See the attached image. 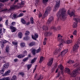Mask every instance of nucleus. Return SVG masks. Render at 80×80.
Instances as JSON below:
<instances>
[{
	"label": "nucleus",
	"mask_w": 80,
	"mask_h": 80,
	"mask_svg": "<svg viewBox=\"0 0 80 80\" xmlns=\"http://www.w3.org/2000/svg\"><path fill=\"white\" fill-rule=\"evenodd\" d=\"M66 13L67 12H66L65 9L62 8L61 10H60L58 12L57 16V17H59V18L61 19L65 20L67 18Z\"/></svg>",
	"instance_id": "obj_1"
},
{
	"label": "nucleus",
	"mask_w": 80,
	"mask_h": 80,
	"mask_svg": "<svg viewBox=\"0 0 80 80\" xmlns=\"http://www.w3.org/2000/svg\"><path fill=\"white\" fill-rule=\"evenodd\" d=\"M24 4L25 3L24 2H21L20 3H18L17 6L14 5L11 6L10 7V9L13 10V9H15V8H21V7H23Z\"/></svg>",
	"instance_id": "obj_2"
},
{
	"label": "nucleus",
	"mask_w": 80,
	"mask_h": 80,
	"mask_svg": "<svg viewBox=\"0 0 80 80\" xmlns=\"http://www.w3.org/2000/svg\"><path fill=\"white\" fill-rule=\"evenodd\" d=\"M80 71V67L78 68L77 69H76L75 71H74L71 74V77H75V76L77 75Z\"/></svg>",
	"instance_id": "obj_3"
},
{
	"label": "nucleus",
	"mask_w": 80,
	"mask_h": 80,
	"mask_svg": "<svg viewBox=\"0 0 80 80\" xmlns=\"http://www.w3.org/2000/svg\"><path fill=\"white\" fill-rule=\"evenodd\" d=\"M79 44H80V42H78L73 47V52H77V49H78V48L79 47Z\"/></svg>",
	"instance_id": "obj_4"
},
{
	"label": "nucleus",
	"mask_w": 80,
	"mask_h": 80,
	"mask_svg": "<svg viewBox=\"0 0 80 80\" xmlns=\"http://www.w3.org/2000/svg\"><path fill=\"white\" fill-rule=\"evenodd\" d=\"M64 41H65V42H62L59 43V47H62L63 46V43H67V44H70V43H72V40H68L66 41H65V40H64Z\"/></svg>",
	"instance_id": "obj_5"
},
{
	"label": "nucleus",
	"mask_w": 80,
	"mask_h": 80,
	"mask_svg": "<svg viewBox=\"0 0 80 80\" xmlns=\"http://www.w3.org/2000/svg\"><path fill=\"white\" fill-rule=\"evenodd\" d=\"M60 4V0H57L56 1V5L54 8V11H56V8L59 7Z\"/></svg>",
	"instance_id": "obj_6"
},
{
	"label": "nucleus",
	"mask_w": 80,
	"mask_h": 80,
	"mask_svg": "<svg viewBox=\"0 0 80 80\" xmlns=\"http://www.w3.org/2000/svg\"><path fill=\"white\" fill-rule=\"evenodd\" d=\"M62 37L63 36H61L60 34H58L57 39L58 41H61V42H64L65 43V42L64 41V39H62Z\"/></svg>",
	"instance_id": "obj_7"
},
{
	"label": "nucleus",
	"mask_w": 80,
	"mask_h": 80,
	"mask_svg": "<svg viewBox=\"0 0 80 80\" xmlns=\"http://www.w3.org/2000/svg\"><path fill=\"white\" fill-rule=\"evenodd\" d=\"M53 20V18L52 16H50L49 18L48 21H47L46 24L48 26L50 24V23Z\"/></svg>",
	"instance_id": "obj_8"
},
{
	"label": "nucleus",
	"mask_w": 80,
	"mask_h": 80,
	"mask_svg": "<svg viewBox=\"0 0 80 80\" xmlns=\"http://www.w3.org/2000/svg\"><path fill=\"white\" fill-rule=\"evenodd\" d=\"M53 58H50L48 62L47 63V65L48 66H51L52 65V64L53 62Z\"/></svg>",
	"instance_id": "obj_9"
},
{
	"label": "nucleus",
	"mask_w": 80,
	"mask_h": 80,
	"mask_svg": "<svg viewBox=\"0 0 80 80\" xmlns=\"http://www.w3.org/2000/svg\"><path fill=\"white\" fill-rule=\"evenodd\" d=\"M68 49H64L61 53V56L62 57H63L64 55H65L66 53H67L68 52Z\"/></svg>",
	"instance_id": "obj_10"
},
{
	"label": "nucleus",
	"mask_w": 80,
	"mask_h": 80,
	"mask_svg": "<svg viewBox=\"0 0 80 80\" xmlns=\"http://www.w3.org/2000/svg\"><path fill=\"white\" fill-rule=\"evenodd\" d=\"M69 12L70 10H68V13L69 15H70V17H72V16L73 17H75V12L72 11L71 12V13H69Z\"/></svg>",
	"instance_id": "obj_11"
},
{
	"label": "nucleus",
	"mask_w": 80,
	"mask_h": 80,
	"mask_svg": "<svg viewBox=\"0 0 80 80\" xmlns=\"http://www.w3.org/2000/svg\"><path fill=\"white\" fill-rule=\"evenodd\" d=\"M9 28L11 29V31L12 32H15L16 31V30H17L16 28L12 26H10Z\"/></svg>",
	"instance_id": "obj_12"
},
{
	"label": "nucleus",
	"mask_w": 80,
	"mask_h": 80,
	"mask_svg": "<svg viewBox=\"0 0 80 80\" xmlns=\"http://www.w3.org/2000/svg\"><path fill=\"white\" fill-rule=\"evenodd\" d=\"M32 38H33L34 40H37V38H38V34L36 33L34 34V36L33 37V35H32Z\"/></svg>",
	"instance_id": "obj_13"
},
{
	"label": "nucleus",
	"mask_w": 80,
	"mask_h": 80,
	"mask_svg": "<svg viewBox=\"0 0 80 80\" xmlns=\"http://www.w3.org/2000/svg\"><path fill=\"white\" fill-rule=\"evenodd\" d=\"M36 44V42L34 41H32L30 42L28 46L29 47H33V46H34V45H35Z\"/></svg>",
	"instance_id": "obj_14"
},
{
	"label": "nucleus",
	"mask_w": 80,
	"mask_h": 80,
	"mask_svg": "<svg viewBox=\"0 0 80 80\" xmlns=\"http://www.w3.org/2000/svg\"><path fill=\"white\" fill-rule=\"evenodd\" d=\"M10 70H8L7 72H5V73L3 75V77H5V76H7L8 75H9V73H10Z\"/></svg>",
	"instance_id": "obj_15"
},
{
	"label": "nucleus",
	"mask_w": 80,
	"mask_h": 80,
	"mask_svg": "<svg viewBox=\"0 0 80 80\" xmlns=\"http://www.w3.org/2000/svg\"><path fill=\"white\" fill-rule=\"evenodd\" d=\"M42 30H45V31H47L48 30V28L47 26H44L42 27Z\"/></svg>",
	"instance_id": "obj_16"
},
{
	"label": "nucleus",
	"mask_w": 80,
	"mask_h": 80,
	"mask_svg": "<svg viewBox=\"0 0 80 80\" xmlns=\"http://www.w3.org/2000/svg\"><path fill=\"white\" fill-rule=\"evenodd\" d=\"M9 64L8 63H6L3 66V69H7L8 68Z\"/></svg>",
	"instance_id": "obj_17"
},
{
	"label": "nucleus",
	"mask_w": 80,
	"mask_h": 80,
	"mask_svg": "<svg viewBox=\"0 0 80 80\" xmlns=\"http://www.w3.org/2000/svg\"><path fill=\"white\" fill-rule=\"evenodd\" d=\"M10 50V48H9V46L8 45H7L6 46V52L7 53H8L9 52V50Z\"/></svg>",
	"instance_id": "obj_18"
},
{
	"label": "nucleus",
	"mask_w": 80,
	"mask_h": 80,
	"mask_svg": "<svg viewBox=\"0 0 80 80\" xmlns=\"http://www.w3.org/2000/svg\"><path fill=\"white\" fill-rule=\"evenodd\" d=\"M52 34V33L50 32H46L45 33L44 35L45 37H47L49 36V35H51Z\"/></svg>",
	"instance_id": "obj_19"
},
{
	"label": "nucleus",
	"mask_w": 80,
	"mask_h": 80,
	"mask_svg": "<svg viewBox=\"0 0 80 80\" xmlns=\"http://www.w3.org/2000/svg\"><path fill=\"white\" fill-rule=\"evenodd\" d=\"M61 50V49H60L59 50H56L54 52V55H57L58 53V52H60V51Z\"/></svg>",
	"instance_id": "obj_20"
},
{
	"label": "nucleus",
	"mask_w": 80,
	"mask_h": 80,
	"mask_svg": "<svg viewBox=\"0 0 80 80\" xmlns=\"http://www.w3.org/2000/svg\"><path fill=\"white\" fill-rule=\"evenodd\" d=\"M18 37L19 38H22V33L21 32H19L18 33Z\"/></svg>",
	"instance_id": "obj_21"
},
{
	"label": "nucleus",
	"mask_w": 80,
	"mask_h": 80,
	"mask_svg": "<svg viewBox=\"0 0 80 80\" xmlns=\"http://www.w3.org/2000/svg\"><path fill=\"white\" fill-rule=\"evenodd\" d=\"M7 42H8V41H7L6 40H2L1 42V43L2 44H5V43H6Z\"/></svg>",
	"instance_id": "obj_22"
},
{
	"label": "nucleus",
	"mask_w": 80,
	"mask_h": 80,
	"mask_svg": "<svg viewBox=\"0 0 80 80\" xmlns=\"http://www.w3.org/2000/svg\"><path fill=\"white\" fill-rule=\"evenodd\" d=\"M24 57H25V55H23L22 54H19L18 56V57L19 58H21Z\"/></svg>",
	"instance_id": "obj_23"
},
{
	"label": "nucleus",
	"mask_w": 80,
	"mask_h": 80,
	"mask_svg": "<svg viewBox=\"0 0 80 80\" xmlns=\"http://www.w3.org/2000/svg\"><path fill=\"white\" fill-rule=\"evenodd\" d=\"M16 17H17V14H14L12 15V18L13 20H14Z\"/></svg>",
	"instance_id": "obj_24"
},
{
	"label": "nucleus",
	"mask_w": 80,
	"mask_h": 80,
	"mask_svg": "<svg viewBox=\"0 0 80 80\" xmlns=\"http://www.w3.org/2000/svg\"><path fill=\"white\" fill-rule=\"evenodd\" d=\"M48 11H47L46 10L44 14V17H46L47 15H48Z\"/></svg>",
	"instance_id": "obj_25"
},
{
	"label": "nucleus",
	"mask_w": 80,
	"mask_h": 80,
	"mask_svg": "<svg viewBox=\"0 0 80 80\" xmlns=\"http://www.w3.org/2000/svg\"><path fill=\"white\" fill-rule=\"evenodd\" d=\"M65 72L68 73H70V70L68 68H66Z\"/></svg>",
	"instance_id": "obj_26"
},
{
	"label": "nucleus",
	"mask_w": 80,
	"mask_h": 80,
	"mask_svg": "<svg viewBox=\"0 0 80 80\" xmlns=\"http://www.w3.org/2000/svg\"><path fill=\"white\" fill-rule=\"evenodd\" d=\"M17 76L15 75H13L12 78L11 80H17Z\"/></svg>",
	"instance_id": "obj_27"
},
{
	"label": "nucleus",
	"mask_w": 80,
	"mask_h": 80,
	"mask_svg": "<svg viewBox=\"0 0 80 80\" xmlns=\"http://www.w3.org/2000/svg\"><path fill=\"white\" fill-rule=\"evenodd\" d=\"M52 10V8L51 7H48L46 8V11L48 12H50Z\"/></svg>",
	"instance_id": "obj_28"
},
{
	"label": "nucleus",
	"mask_w": 80,
	"mask_h": 80,
	"mask_svg": "<svg viewBox=\"0 0 80 80\" xmlns=\"http://www.w3.org/2000/svg\"><path fill=\"white\" fill-rule=\"evenodd\" d=\"M21 21L22 23L25 24L26 23V22L25 21V19L23 18H22L21 19Z\"/></svg>",
	"instance_id": "obj_29"
},
{
	"label": "nucleus",
	"mask_w": 80,
	"mask_h": 80,
	"mask_svg": "<svg viewBox=\"0 0 80 80\" xmlns=\"http://www.w3.org/2000/svg\"><path fill=\"white\" fill-rule=\"evenodd\" d=\"M35 52H36V49H32V52L33 55H35Z\"/></svg>",
	"instance_id": "obj_30"
},
{
	"label": "nucleus",
	"mask_w": 80,
	"mask_h": 80,
	"mask_svg": "<svg viewBox=\"0 0 80 80\" xmlns=\"http://www.w3.org/2000/svg\"><path fill=\"white\" fill-rule=\"evenodd\" d=\"M12 43L13 45H16V47H17L18 42H12Z\"/></svg>",
	"instance_id": "obj_31"
},
{
	"label": "nucleus",
	"mask_w": 80,
	"mask_h": 80,
	"mask_svg": "<svg viewBox=\"0 0 80 80\" xmlns=\"http://www.w3.org/2000/svg\"><path fill=\"white\" fill-rule=\"evenodd\" d=\"M23 55H24V57H25L27 55V51H25L23 52Z\"/></svg>",
	"instance_id": "obj_32"
},
{
	"label": "nucleus",
	"mask_w": 80,
	"mask_h": 80,
	"mask_svg": "<svg viewBox=\"0 0 80 80\" xmlns=\"http://www.w3.org/2000/svg\"><path fill=\"white\" fill-rule=\"evenodd\" d=\"M37 60V58H34L31 61V63H34L36 60Z\"/></svg>",
	"instance_id": "obj_33"
},
{
	"label": "nucleus",
	"mask_w": 80,
	"mask_h": 80,
	"mask_svg": "<svg viewBox=\"0 0 80 80\" xmlns=\"http://www.w3.org/2000/svg\"><path fill=\"white\" fill-rule=\"evenodd\" d=\"M30 20L31 23H33V22H34L33 21V18L32 17H31L30 18Z\"/></svg>",
	"instance_id": "obj_34"
},
{
	"label": "nucleus",
	"mask_w": 80,
	"mask_h": 80,
	"mask_svg": "<svg viewBox=\"0 0 80 80\" xmlns=\"http://www.w3.org/2000/svg\"><path fill=\"white\" fill-rule=\"evenodd\" d=\"M48 0H42V3L44 4L47 3V2H48Z\"/></svg>",
	"instance_id": "obj_35"
},
{
	"label": "nucleus",
	"mask_w": 80,
	"mask_h": 80,
	"mask_svg": "<svg viewBox=\"0 0 80 80\" xmlns=\"http://www.w3.org/2000/svg\"><path fill=\"white\" fill-rule=\"evenodd\" d=\"M30 34V32L28 31H26V33L25 34V35H28Z\"/></svg>",
	"instance_id": "obj_36"
},
{
	"label": "nucleus",
	"mask_w": 80,
	"mask_h": 80,
	"mask_svg": "<svg viewBox=\"0 0 80 80\" xmlns=\"http://www.w3.org/2000/svg\"><path fill=\"white\" fill-rule=\"evenodd\" d=\"M20 45L22 47H24L25 46V43L23 42H22L20 44Z\"/></svg>",
	"instance_id": "obj_37"
},
{
	"label": "nucleus",
	"mask_w": 80,
	"mask_h": 80,
	"mask_svg": "<svg viewBox=\"0 0 80 80\" xmlns=\"http://www.w3.org/2000/svg\"><path fill=\"white\" fill-rule=\"evenodd\" d=\"M59 68L60 70H63V67L62 65H60L59 67Z\"/></svg>",
	"instance_id": "obj_38"
},
{
	"label": "nucleus",
	"mask_w": 80,
	"mask_h": 80,
	"mask_svg": "<svg viewBox=\"0 0 80 80\" xmlns=\"http://www.w3.org/2000/svg\"><path fill=\"white\" fill-rule=\"evenodd\" d=\"M40 51H41V49H40V48L39 47V48L36 50V53H39V52H40Z\"/></svg>",
	"instance_id": "obj_39"
},
{
	"label": "nucleus",
	"mask_w": 80,
	"mask_h": 80,
	"mask_svg": "<svg viewBox=\"0 0 80 80\" xmlns=\"http://www.w3.org/2000/svg\"><path fill=\"white\" fill-rule=\"evenodd\" d=\"M4 69L2 68V70H0V73L1 74H3V72H4Z\"/></svg>",
	"instance_id": "obj_40"
},
{
	"label": "nucleus",
	"mask_w": 80,
	"mask_h": 80,
	"mask_svg": "<svg viewBox=\"0 0 80 80\" xmlns=\"http://www.w3.org/2000/svg\"><path fill=\"white\" fill-rule=\"evenodd\" d=\"M28 59V57L25 58L23 59V62H26Z\"/></svg>",
	"instance_id": "obj_41"
},
{
	"label": "nucleus",
	"mask_w": 80,
	"mask_h": 80,
	"mask_svg": "<svg viewBox=\"0 0 80 80\" xmlns=\"http://www.w3.org/2000/svg\"><path fill=\"white\" fill-rule=\"evenodd\" d=\"M31 67H32V64H28L27 66V68H28V70H30V68H31Z\"/></svg>",
	"instance_id": "obj_42"
},
{
	"label": "nucleus",
	"mask_w": 80,
	"mask_h": 80,
	"mask_svg": "<svg viewBox=\"0 0 80 80\" xmlns=\"http://www.w3.org/2000/svg\"><path fill=\"white\" fill-rule=\"evenodd\" d=\"M73 61H72L71 60H69V61L68 62V63H69V64H71V63H73Z\"/></svg>",
	"instance_id": "obj_43"
},
{
	"label": "nucleus",
	"mask_w": 80,
	"mask_h": 80,
	"mask_svg": "<svg viewBox=\"0 0 80 80\" xmlns=\"http://www.w3.org/2000/svg\"><path fill=\"white\" fill-rule=\"evenodd\" d=\"M4 80H11V79L9 77L4 78Z\"/></svg>",
	"instance_id": "obj_44"
},
{
	"label": "nucleus",
	"mask_w": 80,
	"mask_h": 80,
	"mask_svg": "<svg viewBox=\"0 0 80 80\" xmlns=\"http://www.w3.org/2000/svg\"><path fill=\"white\" fill-rule=\"evenodd\" d=\"M0 35H2H2H3V33H2V28H0Z\"/></svg>",
	"instance_id": "obj_45"
},
{
	"label": "nucleus",
	"mask_w": 80,
	"mask_h": 80,
	"mask_svg": "<svg viewBox=\"0 0 80 80\" xmlns=\"http://www.w3.org/2000/svg\"><path fill=\"white\" fill-rule=\"evenodd\" d=\"M6 11H8V9H4L1 10V12H6Z\"/></svg>",
	"instance_id": "obj_46"
},
{
	"label": "nucleus",
	"mask_w": 80,
	"mask_h": 80,
	"mask_svg": "<svg viewBox=\"0 0 80 80\" xmlns=\"http://www.w3.org/2000/svg\"><path fill=\"white\" fill-rule=\"evenodd\" d=\"M43 61V57H41L40 58V60L39 61V63H42V62Z\"/></svg>",
	"instance_id": "obj_47"
},
{
	"label": "nucleus",
	"mask_w": 80,
	"mask_h": 80,
	"mask_svg": "<svg viewBox=\"0 0 80 80\" xmlns=\"http://www.w3.org/2000/svg\"><path fill=\"white\" fill-rule=\"evenodd\" d=\"M73 34L74 35H77V31L75 30L73 32Z\"/></svg>",
	"instance_id": "obj_48"
},
{
	"label": "nucleus",
	"mask_w": 80,
	"mask_h": 80,
	"mask_svg": "<svg viewBox=\"0 0 80 80\" xmlns=\"http://www.w3.org/2000/svg\"><path fill=\"white\" fill-rule=\"evenodd\" d=\"M12 25L13 26H15V25H16V22H12Z\"/></svg>",
	"instance_id": "obj_49"
},
{
	"label": "nucleus",
	"mask_w": 80,
	"mask_h": 80,
	"mask_svg": "<svg viewBox=\"0 0 80 80\" xmlns=\"http://www.w3.org/2000/svg\"><path fill=\"white\" fill-rule=\"evenodd\" d=\"M43 77L42 76H41L40 78L38 79V80H42V79H43Z\"/></svg>",
	"instance_id": "obj_50"
},
{
	"label": "nucleus",
	"mask_w": 80,
	"mask_h": 80,
	"mask_svg": "<svg viewBox=\"0 0 80 80\" xmlns=\"http://www.w3.org/2000/svg\"><path fill=\"white\" fill-rule=\"evenodd\" d=\"M19 74L20 75H22V77H23L24 75V73H23V72H20L19 73Z\"/></svg>",
	"instance_id": "obj_51"
},
{
	"label": "nucleus",
	"mask_w": 80,
	"mask_h": 80,
	"mask_svg": "<svg viewBox=\"0 0 80 80\" xmlns=\"http://www.w3.org/2000/svg\"><path fill=\"white\" fill-rule=\"evenodd\" d=\"M9 0H1V2L3 3H4V2H7V1H8Z\"/></svg>",
	"instance_id": "obj_52"
},
{
	"label": "nucleus",
	"mask_w": 80,
	"mask_h": 80,
	"mask_svg": "<svg viewBox=\"0 0 80 80\" xmlns=\"http://www.w3.org/2000/svg\"><path fill=\"white\" fill-rule=\"evenodd\" d=\"M1 47L2 48V49H3V47H4V44H1Z\"/></svg>",
	"instance_id": "obj_53"
},
{
	"label": "nucleus",
	"mask_w": 80,
	"mask_h": 80,
	"mask_svg": "<svg viewBox=\"0 0 80 80\" xmlns=\"http://www.w3.org/2000/svg\"><path fill=\"white\" fill-rule=\"evenodd\" d=\"M24 39L26 40H29V37H26L24 38Z\"/></svg>",
	"instance_id": "obj_54"
},
{
	"label": "nucleus",
	"mask_w": 80,
	"mask_h": 80,
	"mask_svg": "<svg viewBox=\"0 0 80 80\" xmlns=\"http://www.w3.org/2000/svg\"><path fill=\"white\" fill-rule=\"evenodd\" d=\"M38 15L39 18H41V17H42V14L40 13Z\"/></svg>",
	"instance_id": "obj_55"
},
{
	"label": "nucleus",
	"mask_w": 80,
	"mask_h": 80,
	"mask_svg": "<svg viewBox=\"0 0 80 80\" xmlns=\"http://www.w3.org/2000/svg\"><path fill=\"white\" fill-rule=\"evenodd\" d=\"M5 25H7V26L8 25V20H7L5 22Z\"/></svg>",
	"instance_id": "obj_56"
},
{
	"label": "nucleus",
	"mask_w": 80,
	"mask_h": 80,
	"mask_svg": "<svg viewBox=\"0 0 80 80\" xmlns=\"http://www.w3.org/2000/svg\"><path fill=\"white\" fill-rule=\"evenodd\" d=\"M23 15V13H21L19 15V17H22Z\"/></svg>",
	"instance_id": "obj_57"
},
{
	"label": "nucleus",
	"mask_w": 80,
	"mask_h": 80,
	"mask_svg": "<svg viewBox=\"0 0 80 80\" xmlns=\"http://www.w3.org/2000/svg\"><path fill=\"white\" fill-rule=\"evenodd\" d=\"M51 29H53V30H56V28L54 27H52L51 28Z\"/></svg>",
	"instance_id": "obj_58"
},
{
	"label": "nucleus",
	"mask_w": 80,
	"mask_h": 80,
	"mask_svg": "<svg viewBox=\"0 0 80 80\" xmlns=\"http://www.w3.org/2000/svg\"><path fill=\"white\" fill-rule=\"evenodd\" d=\"M18 2V0H15L14 1V4H15L17 2Z\"/></svg>",
	"instance_id": "obj_59"
},
{
	"label": "nucleus",
	"mask_w": 80,
	"mask_h": 80,
	"mask_svg": "<svg viewBox=\"0 0 80 80\" xmlns=\"http://www.w3.org/2000/svg\"><path fill=\"white\" fill-rule=\"evenodd\" d=\"M43 44L44 45H46V41H44V42H43Z\"/></svg>",
	"instance_id": "obj_60"
},
{
	"label": "nucleus",
	"mask_w": 80,
	"mask_h": 80,
	"mask_svg": "<svg viewBox=\"0 0 80 80\" xmlns=\"http://www.w3.org/2000/svg\"><path fill=\"white\" fill-rule=\"evenodd\" d=\"M60 75V73H59L58 74V75L56 77L57 78V77H59Z\"/></svg>",
	"instance_id": "obj_61"
},
{
	"label": "nucleus",
	"mask_w": 80,
	"mask_h": 80,
	"mask_svg": "<svg viewBox=\"0 0 80 80\" xmlns=\"http://www.w3.org/2000/svg\"><path fill=\"white\" fill-rule=\"evenodd\" d=\"M2 7H3V4L2 3H0V8Z\"/></svg>",
	"instance_id": "obj_62"
},
{
	"label": "nucleus",
	"mask_w": 80,
	"mask_h": 80,
	"mask_svg": "<svg viewBox=\"0 0 80 80\" xmlns=\"http://www.w3.org/2000/svg\"><path fill=\"white\" fill-rule=\"evenodd\" d=\"M18 60V59H14V62H17Z\"/></svg>",
	"instance_id": "obj_63"
},
{
	"label": "nucleus",
	"mask_w": 80,
	"mask_h": 80,
	"mask_svg": "<svg viewBox=\"0 0 80 80\" xmlns=\"http://www.w3.org/2000/svg\"><path fill=\"white\" fill-rule=\"evenodd\" d=\"M4 58V57H1V56H0V60H1V59H3V58Z\"/></svg>",
	"instance_id": "obj_64"
}]
</instances>
